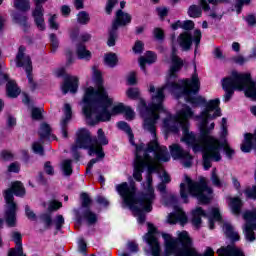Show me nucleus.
<instances>
[{
	"instance_id": "nucleus-1",
	"label": "nucleus",
	"mask_w": 256,
	"mask_h": 256,
	"mask_svg": "<svg viewBox=\"0 0 256 256\" xmlns=\"http://www.w3.org/2000/svg\"><path fill=\"white\" fill-rule=\"evenodd\" d=\"M200 89L201 81H199V75L197 74H192L190 79L185 80H179L177 74H169L164 86L155 88V86L150 85L149 92L152 101L149 106H147L145 100L141 99L139 102L138 109L144 119L143 129L151 133L152 140L148 144L136 145L133 177L136 181H142L143 169L147 167L146 183H144V190L139 198H137V188L133 183L123 182L118 184L116 185V191L122 197L124 205L133 211L140 224L145 223V213H151L155 201V189H153V176L151 174L159 173L161 162L167 163L171 159L167 146H159L155 133L159 113L165 112L163 107L164 91H169L174 95H177V93L184 95L185 101L191 103L192 107L201 105L205 107L199 116H194L193 109L187 104L182 105L175 116L167 113V118L163 122L166 131L179 133V129H182L183 137L181 141L191 147L194 153H203V165L206 171L211 169V161L219 162L221 160L223 145L219 139L211 136V131L215 129V123L212 122L209 126V121L221 117V108L219 107L221 101L216 98L207 102L205 97L197 95ZM193 118L199 123V134L189 132V119Z\"/></svg>"
},
{
	"instance_id": "nucleus-2",
	"label": "nucleus",
	"mask_w": 256,
	"mask_h": 256,
	"mask_svg": "<svg viewBox=\"0 0 256 256\" xmlns=\"http://www.w3.org/2000/svg\"><path fill=\"white\" fill-rule=\"evenodd\" d=\"M92 74L97 89L93 87L86 88L83 98V114L88 125H97L100 121H110L113 115L123 113L125 105L123 103L117 104L109 111V107L113 105V99L109 97L107 90L103 87V77L97 66L92 67Z\"/></svg>"
},
{
	"instance_id": "nucleus-3",
	"label": "nucleus",
	"mask_w": 256,
	"mask_h": 256,
	"mask_svg": "<svg viewBox=\"0 0 256 256\" xmlns=\"http://www.w3.org/2000/svg\"><path fill=\"white\" fill-rule=\"evenodd\" d=\"M103 145H109V140H107V136H105L103 129H98L97 137L93 139L91 138V133L89 130L85 128L78 130L76 143L71 148L72 152L74 153V157H76V159L79 157L77 154V149H89L88 154L90 156L97 155L98 157L90 160L86 168V173H91L93 165L97 163L99 159H103V157H105Z\"/></svg>"
},
{
	"instance_id": "nucleus-4",
	"label": "nucleus",
	"mask_w": 256,
	"mask_h": 256,
	"mask_svg": "<svg viewBox=\"0 0 256 256\" xmlns=\"http://www.w3.org/2000/svg\"><path fill=\"white\" fill-rule=\"evenodd\" d=\"M165 243L164 256H215V251L208 247L203 254H198L193 248L187 231L179 232L178 238L162 234Z\"/></svg>"
},
{
	"instance_id": "nucleus-5",
	"label": "nucleus",
	"mask_w": 256,
	"mask_h": 256,
	"mask_svg": "<svg viewBox=\"0 0 256 256\" xmlns=\"http://www.w3.org/2000/svg\"><path fill=\"white\" fill-rule=\"evenodd\" d=\"M222 87L225 91V103L231 101V97H233L235 89L238 91H244L246 97L256 101V83L251 79V74L233 72L232 77L223 79Z\"/></svg>"
},
{
	"instance_id": "nucleus-6",
	"label": "nucleus",
	"mask_w": 256,
	"mask_h": 256,
	"mask_svg": "<svg viewBox=\"0 0 256 256\" xmlns=\"http://www.w3.org/2000/svg\"><path fill=\"white\" fill-rule=\"evenodd\" d=\"M213 189L207 186V180L201 179L199 182L185 178V183L180 184V196L184 203H189V195L196 197L200 203L207 204L211 201Z\"/></svg>"
},
{
	"instance_id": "nucleus-7",
	"label": "nucleus",
	"mask_w": 256,
	"mask_h": 256,
	"mask_svg": "<svg viewBox=\"0 0 256 256\" xmlns=\"http://www.w3.org/2000/svg\"><path fill=\"white\" fill-rule=\"evenodd\" d=\"M23 197L25 195V187L23 183L16 181L12 183V187L5 191L4 199L6 202L5 219L8 227H15L17 225V204L15 203L13 196Z\"/></svg>"
},
{
	"instance_id": "nucleus-8",
	"label": "nucleus",
	"mask_w": 256,
	"mask_h": 256,
	"mask_svg": "<svg viewBox=\"0 0 256 256\" xmlns=\"http://www.w3.org/2000/svg\"><path fill=\"white\" fill-rule=\"evenodd\" d=\"M201 217H208L209 229H215V221H221L219 208H212L207 214L202 207H197L192 211V224L196 229L201 227Z\"/></svg>"
},
{
	"instance_id": "nucleus-9",
	"label": "nucleus",
	"mask_w": 256,
	"mask_h": 256,
	"mask_svg": "<svg viewBox=\"0 0 256 256\" xmlns=\"http://www.w3.org/2000/svg\"><path fill=\"white\" fill-rule=\"evenodd\" d=\"M129 23H131V15L123 12L122 10H118L116 12V19L112 24V29L109 31V38H108L109 47H113L115 45V41L117 39V29Z\"/></svg>"
},
{
	"instance_id": "nucleus-10",
	"label": "nucleus",
	"mask_w": 256,
	"mask_h": 256,
	"mask_svg": "<svg viewBox=\"0 0 256 256\" xmlns=\"http://www.w3.org/2000/svg\"><path fill=\"white\" fill-rule=\"evenodd\" d=\"M16 65L17 67L25 68L28 77V83L31 89H35L36 85L35 82H33V76L31 75V71H33L31 57L25 54V46H20L18 49V54L16 56Z\"/></svg>"
},
{
	"instance_id": "nucleus-11",
	"label": "nucleus",
	"mask_w": 256,
	"mask_h": 256,
	"mask_svg": "<svg viewBox=\"0 0 256 256\" xmlns=\"http://www.w3.org/2000/svg\"><path fill=\"white\" fill-rule=\"evenodd\" d=\"M56 77H64V82L61 86L62 93L67 95V93H77L79 87V78L76 76L65 75V68H59L55 71Z\"/></svg>"
},
{
	"instance_id": "nucleus-12",
	"label": "nucleus",
	"mask_w": 256,
	"mask_h": 256,
	"mask_svg": "<svg viewBox=\"0 0 256 256\" xmlns=\"http://www.w3.org/2000/svg\"><path fill=\"white\" fill-rule=\"evenodd\" d=\"M170 153L172 159L179 160L183 167L189 168L193 165V156L187 150H184L181 145L172 144L170 146Z\"/></svg>"
},
{
	"instance_id": "nucleus-13",
	"label": "nucleus",
	"mask_w": 256,
	"mask_h": 256,
	"mask_svg": "<svg viewBox=\"0 0 256 256\" xmlns=\"http://www.w3.org/2000/svg\"><path fill=\"white\" fill-rule=\"evenodd\" d=\"M155 226L153 224L148 223V233L144 236V241L149 244L150 249L152 251V256H160L161 255V246H159V241L155 237Z\"/></svg>"
},
{
	"instance_id": "nucleus-14",
	"label": "nucleus",
	"mask_w": 256,
	"mask_h": 256,
	"mask_svg": "<svg viewBox=\"0 0 256 256\" xmlns=\"http://www.w3.org/2000/svg\"><path fill=\"white\" fill-rule=\"evenodd\" d=\"M47 0H35L36 7L33 11V17L35 20L36 27L39 31H45V18H43V3Z\"/></svg>"
},
{
	"instance_id": "nucleus-15",
	"label": "nucleus",
	"mask_w": 256,
	"mask_h": 256,
	"mask_svg": "<svg viewBox=\"0 0 256 256\" xmlns=\"http://www.w3.org/2000/svg\"><path fill=\"white\" fill-rule=\"evenodd\" d=\"M0 81H8L6 85V93L8 97H19L21 94V89L19 86H17V82H15V80H9V75L0 72Z\"/></svg>"
},
{
	"instance_id": "nucleus-16",
	"label": "nucleus",
	"mask_w": 256,
	"mask_h": 256,
	"mask_svg": "<svg viewBox=\"0 0 256 256\" xmlns=\"http://www.w3.org/2000/svg\"><path fill=\"white\" fill-rule=\"evenodd\" d=\"M77 217L80 220L83 219L86 221L87 225H95L97 221H99V216L89 208L81 209V211L77 213Z\"/></svg>"
},
{
	"instance_id": "nucleus-17",
	"label": "nucleus",
	"mask_w": 256,
	"mask_h": 256,
	"mask_svg": "<svg viewBox=\"0 0 256 256\" xmlns=\"http://www.w3.org/2000/svg\"><path fill=\"white\" fill-rule=\"evenodd\" d=\"M64 115L65 117L63 118V120L61 121L60 125H61V133H62V137H64V139H67L68 137V133H67V125H69V121H71V117L73 115V111L71 109V105L70 104H64Z\"/></svg>"
},
{
	"instance_id": "nucleus-18",
	"label": "nucleus",
	"mask_w": 256,
	"mask_h": 256,
	"mask_svg": "<svg viewBox=\"0 0 256 256\" xmlns=\"http://www.w3.org/2000/svg\"><path fill=\"white\" fill-rule=\"evenodd\" d=\"M187 221H188L187 215L183 210H181V208H178L176 212L170 213L168 215V223H170V225H175V223H180L183 226L187 223Z\"/></svg>"
},
{
	"instance_id": "nucleus-19",
	"label": "nucleus",
	"mask_w": 256,
	"mask_h": 256,
	"mask_svg": "<svg viewBox=\"0 0 256 256\" xmlns=\"http://www.w3.org/2000/svg\"><path fill=\"white\" fill-rule=\"evenodd\" d=\"M12 239L16 244V248L11 249L9 251L8 256H25L23 255V244L21 243V239H22L21 233L13 232Z\"/></svg>"
},
{
	"instance_id": "nucleus-20",
	"label": "nucleus",
	"mask_w": 256,
	"mask_h": 256,
	"mask_svg": "<svg viewBox=\"0 0 256 256\" xmlns=\"http://www.w3.org/2000/svg\"><path fill=\"white\" fill-rule=\"evenodd\" d=\"M219 256H245L241 249L237 248L235 245H228L226 247H221L217 250Z\"/></svg>"
},
{
	"instance_id": "nucleus-21",
	"label": "nucleus",
	"mask_w": 256,
	"mask_h": 256,
	"mask_svg": "<svg viewBox=\"0 0 256 256\" xmlns=\"http://www.w3.org/2000/svg\"><path fill=\"white\" fill-rule=\"evenodd\" d=\"M177 41L182 51H189V49H191V45H193V36L188 32H184L178 36Z\"/></svg>"
},
{
	"instance_id": "nucleus-22",
	"label": "nucleus",
	"mask_w": 256,
	"mask_h": 256,
	"mask_svg": "<svg viewBox=\"0 0 256 256\" xmlns=\"http://www.w3.org/2000/svg\"><path fill=\"white\" fill-rule=\"evenodd\" d=\"M223 231L226 237H228V239H231V241H239V233L235 231V228L233 227V225H231V223L225 222L223 224Z\"/></svg>"
},
{
	"instance_id": "nucleus-23",
	"label": "nucleus",
	"mask_w": 256,
	"mask_h": 256,
	"mask_svg": "<svg viewBox=\"0 0 256 256\" xmlns=\"http://www.w3.org/2000/svg\"><path fill=\"white\" fill-rule=\"evenodd\" d=\"M155 61H157V55L151 51H148L146 52V57H140L139 65L142 71H145V65H147V63L151 65V63H155Z\"/></svg>"
},
{
	"instance_id": "nucleus-24",
	"label": "nucleus",
	"mask_w": 256,
	"mask_h": 256,
	"mask_svg": "<svg viewBox=\"0 0 256 256\" xmlns=\"http://www.w3.org/2000/svg\"><path fill=\"white\" fill-rule=\"evenodd\" d=\"M229 205L234 215H239L241 213V207H243V202L241 201L240 198H231Z\"/></svg>"
},
{
	"instance_id": "nucleus-25",
	"label": "nucleus",
	"mask_w": 256,
	"mask_h": 256,
	"mask_svg": "<svg viewBox=\"0 0 256 256\" xmlns=\"http://www.w3.org/2000/svg\"><path fill=\"white\" fill-rule=\"evenodd\" d=\"M39 135L41 139H49L50 137H52V139H57L55 135H51V126L46 123L41 124Z\"/></svg>"
},
{
	"instance_id": "nucleus-26",
	"label": "nucleus",
	"mask_w": 256,
	"mask_h": 256,
	"mask_svg": "<svg viewBox=\"0 0 256 256\" xmlns=\"http://www.w3.org/2000/svg\"><path fill=\"white\" fill-rule=\"evenodd\" d=\"M118 129H120L121 131H124V133H126L129 137V141L130 143L133 145V130H131V126H129V124H127V122L124 121H120L117 124Z\"/></svg>"
},
{
	"instance_id": "nucleus-27",
	"label": "nucleus",
	"mask_w": 256,
	"mask_h": 256,
	"mask_svg": "<svg viewBox=\"0 0 256 256\" xmlns=\"http://www.w3.org/2000/svg\"><path fill=\"white\" fill-rule=\"evenodd\" d=\"M78 59H91V52L85 48V45L79 44L76 50Z\"/></svg>"
},
{
	"instance_id": "nucleus-28",
	"label": "nucleus",
	"mask_w": 256,
	"mask_h": 256,
	"mask_svg": "<svg viewBox=\"0 0 256 256\" xmlns=\"http://www.w3.org/2000/svg\"><path fill=\"white\" fill-rule=\"evenodd\" d=\"M117 54L115 53H108L104 56V63L107 67H115L117 65Z\"/></svg>"
},
{
	"instance_id": "nucleus-29",
	"label": "nucleus",
	"mask_w": 256,
	"mask_h": 256,
	"mask_svg": "<svg viewBox=\"0 0 256 256\" xmlns=\"http://www.w3.org/2000/svg\"><path fill=\"white\" fill-rule=\"evenodd\" d=\"M14 7L19 11H29L31 9L29 0H14Z\"/></svg>"
},
{
	"instance_id": "nucleus-30",
	"label": "nucleus",
	"mask_w": 256,
	"mask_h": 256,
	"mask_svg": "<svg viewBox=\"0 0 256 256\" xmlns=\"http://www.w3.org/2000/svg\"><path fill=\"white\" fill-rule=\"evenodd\" d=\"M71 163H73L72 160L62 161L61 169L66 177H69L73 173V166L71 165Z\"/></svg>"
},
{
	"instance_id": "nucleus-31",
	"label": "nucleus",
	"mask_w": 256,
	"mask_h": 256,
	"mask_svg": "<svg viewBox=\"0 0 256 256\" xmlns=\"http://www.w3.org/2000/svg\"><path fill=\"white\" fill-rule=\"evenodd\" d=\"M203 11L201 10L200 6L192 5L188 9V15L189 17H193L194 19H197L198 17H201V14Z\"/></svg>"
},
{
	"instance_id": "nucleus-32",
	"label": "nucleus",
	"mask_w": 256,
	"mask_h": 256,
	"mask_svg": "<svg viewBox=\"0 0 256 256\" xmlns=\"http://www.w3.org/2000/svg\"><path fill=\"white\" fill-rule=\"evenodd\" d=\"M80 199L82 201V209H89V206L92 203L91 197H89V194L87 193H82L80 195Z\"/></svg>"
},
{
	"instance_id": "nucleus-33",
	"label": "nucleus",
	"mask_w": 256,
	"mask_h": 256,
	"mask_svg": "<svg viewBox=\"0 0 256 256\" xmlns=\"http://www.w3.org/2000/svg\"><path fill=\"white\" fill-rule=\"evenodd\" d=\"M50 43H51V53H55V51L59 49V39H57V35L50 34Z\"/></svg>"
},
{
	"instance_id": "nucleus-34",
	"label": "nucleus",
	"mask_w": 256,
	"mask_h": 256,
	"mask_svg": "<svg viewBox=\"0 0 256 256\" xmlns=\"http://www.w3.org/2000/svg\"><path fill=\"white\" fill-rule=\"evenodd\" d=\"M78 23H80L81 25H87V23H89V14L85 11H82L78 14Z\"/></svg>"
},
{
	"instance_id": "nucleus-35",
	"label": "nucleus",
	"mask_w": 256,
	"mask_h": 256,
	"mask_svg": "<svg viewBox=\"0 0 256 256\" xmlns=\"http://www.w3.org/2000/svg\"><path fill=\"white\" fill-rule=\"evenodd\" d=\"M54 223L56 225L57 231H61V228L63 225H65V218H63V215H57Z\"/></svg>"
},
{
	"instance_id": "nucleus-36",
	"label": "nucleus",
	"mask_w": 256,
	"mask_h": 256,
	"mask_svg": "<svg viewBox=\"0 0 256 256\" xmlns=\"http://www.w3.org/2000/svg\"><path fill=\"white\" fill-rule=\"evenodd\" d=\"M122 113H124L127 121H132L135 118V112L130 107L125 106Z\"/></svg>"
},
{
	"instance_id": "nucleus-37",
	"label": "nucleus",
	"mask_w": 256,
	"mask_h": 256,
	"mask_svg": "<svg viewBox=\"0 0 256 256\" xmlns=\"http://www.w3.org/2000/svg\"><path fill=\"white\" fill-rule=\"evenodd\" d=\"M216 170L214 169L212 172L211 176V181L215 187H223V182L219 179V176H217V173L215 172Z\"/></svg>"
},
{
	"instance_id": "nucleus-38",
	"label": "nucleus",
	"mask_w": 256,
	"mask_h": 256,
	"mask_svg": "<svg viewBox=\"0 0 256 256\" xmlns=\"http://www.w3.org/2000/svg\"><path fill=\"white\" fill-rule=\"evenodd\" d=\"M48 23H49L50 29H55V31L59 29V23H57V15L50 16Z\"/></svg>"
},
{
	"instance_id": "nucleus-39",
	"label": "nucleus",
	"mask_w": 256,
	"mask_h": 256,
	"mask_svg": "<svg viewBox=\"0 0 256 256\" xmlns=\"http://www.w3.org/2000/svg\"><path fill=\"white\" fill-rule=\"evenodd\" d=\"M126 95L129 99H137L139 97V90L137 88H129Z\"/></svg>"
},
{
	"instance_id": "nucleus-40",
	"label": "nucleus",
	"mask_w": 256,
	"mask_h": 256,
	"mask_svg": "<svg viewBox=\"0 0 256 256\" xmlns=\"http://www.w3.org/2000/svg\"><path fill=\"white\" fill-rule=\"evenodd\" d=\"M40 219L43 220L45 223L46 227H51V224L53 223V219L51 218V214L49 213H44L40 216Z\"/></svg>"
},
{
	"instance_id": "nucleus-41",
	"label": "nucleus",
	"mask_w": 256,
	"mask_h": 256,
	"mask_svg": "<svg viewBox=\"0 0 256 256\" xmlns=\"http://www.w3.org/2000/svg\"><path fill=\"white\" fill-rule=\"evenodd\" d=\"M14 19L16 23H18L19 25H22L23 27L27 25V16L16 14L14 15Z\"/></svg>"
},
{
	"instance_id": "nucleus-42",
	"label": "nucleus",
	"mask_w": 256,
	"mask_h": 256,
	"mask_svg": "<svg viewBox=\"0 0 256 256\" xmlns=\"http://www.w3.org/2000/svg\"><path fill=\"white\" fill-rule=\"evenodd\" d=\"M62 204L61 202L57 201H51L48 206V211L51 213V211H57V209H61Z\"/></svg>"
},
{
	"instance_id": "nucleus-43",
	"label": "nucleus",
	"mask_w": 256,
	"mask_h": 256,
	"mask_svg": "<svg viewBox=\"0 0 256 256\" xmlns=\"http://www.w3.org/2000/svg\"><path fill=\"white\" fill-rule=\"evenodd\" d=\"M249 3H251V0H239L236 3L235 8H236L238 15H239V13H241V9H243V6L249 5Z\"/></svg>"
},
{
	"instance_id": "nucleus-44",
	"label": "nucleus",
	"mask_w": 256,
	"mask_h": 256,
	"mask_svg": "<svg viewBox=\"0 0 256 256\" xmlns=\"http://www.w3.org/2000/svg\"><path fill=\"white\" fill-rule=\"evenodd\" d=\"M32 149L37 155H43L44 153L43 146L39 142H34L32 145Z\"/></svg>"
},
{
	"instance_id": "nucleus-45",
	"label": "nucleus",
	"mask_w": 256,
	"mask_h": 256,
	"mask_svg": "<svg viewBox=\"0 0 256 256\" xmlns=\"http://www.w3.org/2000/svg\"><path fill=\"white\" fill-rule=\"evenodd\" d=\"M31 114H32V119H36V120L43 119V114L41 112V109L39 108H32Z\"/></svg>"
},
{
	"instance_id": "nucleus-46",
	"label": "nucleus",
	"mask_w": 256,
	"mask_h": 256,
	"mask_svg": "<svg viewBox=\"0 0 256 256\" xmlns=\"http://www.w3.org/2000/svg\"><path fill=\"white\" fill-rule=\"evenodd\" d=\"M232 61H234V63H237L238 65H245V63H247L249 61V59L238 55L232 58Z\"/></svg>"
},
{
	"instance_id": "nucleus-47",
	"label": "nucleus",
	"mask_w": 256,
	"mask_h": 256,
	"mask_svg": "<svg viewBox=\"0 0 256 256\" xmlns=\"http://www.w3.org/2000/svg\"><path fill=\"white\" fill-rule=\"evenodd\" d=\"M223 149L226 153V156L228 157V159H231V157H233V155H235V150H233L229 144L225 143L223 146Z\"/></svg>"
},
{
	"instance_id": "nucleus-48",
	"label": "nucleus",
	"mask_w": 256,
	"mask_h": 256,
	"mask_svg": "<svg viewBox=\"0 0 256 256\" xmlns=\"http://www.w3.org/2000/svg\"><path fill=\"white\" fill-rule=\"evenodd\" d=\"M115 5H117V0H108L106 4V13H108V15H111V11H113Z\"/></svg>"
},
{
	"instance_id": "nucleus-49",
	"label": "nucleus",
	"mask_w": 256,
	"mask_h": 256,
	"mask_svg": "<svg viewBox=\"0 0 256 256\" xmlns=\"http://www.w3.org/2000/svg\"><path fill=\"white\" fill-rule=\"evenodd\" d=\"M25 213H26V216L28 217V219H31L32 221H35L37 219L35 212H33L32 209L29 208V206L25 207Z\"/></svg>"
},
{
	"instance_id": "nucleus-50",
	"label": "nucleus",
	"mask_w": 256,
	"mask_h": 256,
	"mask_svg": "<svg viewBox=\"0 0 256 256\" xmlns=\"http://www.w3.org/2000/svg\"><path fill=\"white\" fill-rule=\"evenodd\" d=\"M44 171H45V173H47V175H54L55 170L53 169L51 162H46L44 164Z\"/></svg>"
},
{
	"instance_id": "nucleus-51",
	"label": "nucleus",
	"mask_w": 256,
	"mask_h": 256,
	"mask_svg": "<svg viewBox=\"0 0 256 256\" xmlns=\"http://www.w3.org/2000/svg\"><path fill=\"white\" fill-rule=\"evenodd\" d=\"M195 27V23L191 20H186L183 22L182 29H185L186 31H191Z\"/></svg>"
},
{
	"instance_id": "nucleus-52",
	"label": "nucleus",
	"mask_w": 256,
	"mask_h": 256,
	"mask_svg": "<svg viewBox=\"0 0 256 256\" xmlns=\"http://www.w3.org/2000/svg\"><path fill=\"white\" fill-rule=\"evenodd\" d=\"M156 11L161 19L167 17V14L169 13V10L166 7H159L156 9Z\"/></svg>"
},
{
	"instance_id": "nucleus-53",
	"label": "nucleus",
	"mask_w": 256,
	"mask_h": 256,
	"mask_svg": "<svg viewBox=\"0 0 256 256\" xmlns=\"http://www.w3.org/2000/svg\"><path fill=\"white\" fill-rule=\"evenodd\" d=\"M127 81L128 85H135V83H137V74L135 72H131L128 75Z\"/></svg>"
},
{
	"instance_id": "nucleus-54",
	"label": "nucleus",
	"mask_w": 256,
	"mask_h": 256,
	"mask_svg": "<svg viewBox=\"0 0 256 256\" xmlns=\"http://www.w3.org/2000/svg\"><path fill=\"white\" fill-rule=\"evenodd\" d=\"M127 249L131 251V253H137V251H139V246L135 242H128Z\"/></svg>"
},
{
	"instance_id": "nucleus-55",
	"label": "nucleus",
	"mask_w": 256,
	"mask_h": 256,
	"mask_svg": "<svg viewBox=\"0 0 256 256\" xmlns=\"http://www.w3.org/2000/svg\"><path fill=\"white\" fill-rule=\"evenodd\" d=\"M19 170H20V166H19V163L17 162L10 164L8 167V171L10 173H19Z\"/></svg>"
},
{
	"instance_id": "nucleus-56",
	"label": "nucleus",
	"mask_w": 256,
	"mask_h": 256,
	"mask_svg": "<svg viewBox=\"0 0 256 256\" xmlns=\"http://www.w3.org/2000/svg\"><path fill=\"white\" fill-rule=\"evenodd\" d=\"M245 21L248 23L250 27L256 25V17L253 14L246 16Z\"/></svg>"
},
{
	"instance_id": "nucleus-57",
	"label": "nucleus",
	"mask_w": 256,
	"mask_h": 256,
	"mask_svg": "<svg viewBox=\"0 0 256 256\" xmlns=\"http://www.w3.org/2000/svg\"><path fill=\"white\" fill-rule=\"evenodd\" d=\"M78 250L80 253H85L87 251V243H85V240H83V239L79 240Z\"/></svg>"
},
{
	"instance_id": "nucleus-58",
	"label": "nucleus",
	"mask_w": 256,
	"mask_h": 256,
	"mask_svg": "<svg viewBox=\"0 0 256 256\" xmlns=\"http://www.w3.org/2000/svg\"><path fill=\"white\" fill-rule=\"evenodd\" d=\"M194 43L196 47H199V43H201V30L194 31Z\"/></svg>"
},
{
	"instance_id": "nucleus-59",
	"label": "nucleus",
	"mask_w": 256,
	"mask_h": 256,
	"mask_svg": "<svg viewBox=\"0 0 256 256\" xmlns=\"http://www.w3.org/2000/svg\"><path fill=\"white\" fill-rule=\"evenodd\" d=\"M134 53H142L143 52V42L136 41L134 47H133Z\"/></svg>"
},
{
	"instance_id": "nucleus-60",
	"label": "nucleus",
	"mask_w": 256,
	"mask_h": 256,
	"mask_svg": "<svg viewBox=\"0 0 256 256\" xmlns=\"http://www.w3.org/2000/svg\"><path fill=\"white\" fill-rule=\"evenodd\" d=\"M1 157L4 159V161H10V159H13V154L7 150H4L1 153Z\"/></svg>"
},
{
	"instance_id": "nucleus-61",
	"label": "nucleus",
	"mask_w": 256,
	"mask_h": 256,
	"mask_svg": "<svg viewBox=\"0 0 256 256\" xmlns=\"http://www.w3.org/2000/svg\"><path fill=\"white\" fill-rule=\"evenodd\" d=\"M17 125V119L15 117L8 115L7 117V126L8 127H15Z\"/></svg>"
},
{
	"instance_id": "nucleus-62",
	"label": "nucleus",
	"mask_w": 256,
	"mask_h": 256,
	"mask_svg": "<svg viewBox=\"0 0 256 256\" xmlns=\"http://www.w3.org/2000/svg\"><path fill=\"white\" fill-rule=\"evenodd\" d=\"M96 201L99 205H103L104 207H108L109 205V200L103 196H98Z\"/></svg>"
},
{
	"instance_id": "nucleus-63",
	"label": "nucleus",
	"mask_w": 256,
	"mask_h": 256,
	"mask_svg": "<svg viewBox=\"0 0 256 256\" xmlns=\"http://www.w3.org/2000/svg\"><path fill=\"white\" fill-rule=\"evenodd\" d=\"M154 37L156 39H163V37H164L163 30L161 28H155L154 29Z\"/></svg>"
},
{
	"instance_id": "nucleus-64",
	"label": "nucleus",
	"mask_w": 256,
	"mask_h": 256,
	"mask_svg": "<svg viewBox=\"0 0 256 256\" xmlns=\"http://www.w3.org/2000/svg\"><path fill=\"white\" fill-rule=\"evenodd\" d=\"M160 177L162 179V183H169V181H171V177H169V174L165 171H162Z\"/></svg>"
}]
</instances>
